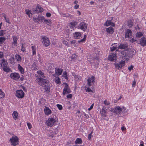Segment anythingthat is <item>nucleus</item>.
<instances>
[{
	"label": "nucleus",
	"mask_w": 146,
	"mask_h": 146,
	"mask_svg": "<svg viewBox=\"0 0 146 146\" xmlns=\"http://www.w3.org/2000/svg\"><path fill=\"white\" fill-rule=\"evenodd\" d=\"M36 80L39 85L44 87L45 91L48 92L49 91V81L48 80L42 78L40 76L36 79Z\"/></svg>",
	"instance_id": "obj_1"
},
{
	"label": "nucleus",
	"mask_w": 146,
	"mask_h": 146,
	"mask_svg": "<svg viewBox=\"0 0 146 146\" xmlns=\"http://www.w3.org/2000/svg\"><path fill=\"white\" fill-rule=\"evenodd\" d=\"M0 64L4 71L7 72H9L10 71V69L7 66V62L5 61V60H2Z\"/></svg>",
	"instance_id": "obj_2"
},
{
	"label": "nucleus",
	"mask_w": 146,
	"mask_h": 146,
	"mask_svg": "<svg viewBox=\"0 0 146 146\" xmlns=\"http://www.w3.org/2000/svg\"><path fill=\"white\" fill-rule=\"evenodd\" d=\"M9 141L12 145L15 146L19 143V139L17 136L14 135L10 139Z\"/></svg>",
	"instance_id": "obj_3"
},
{
	"label": "nucleus",
	"mask_w": 146,
	"mask_h": 146,
	"mask_svg": "<svg viewBox=\"0 0 146 146\" xmlns=\"http://www.w3.org/2000/svg\"><path fill=\"white\" fill-rule=\"evenodd\" d=\"M56 121V119L54 118H49L46 121V125L48 126L52 127L55 124Z\"/></svg>",
	"instance_id": "obj_4"
},
{
	"label": "nucleus",
	"mask_w": 146,
	"mask_h": 146,
	"mask_svg": "<svg viewBox=\"0 0 146 146\" xmlns=\"http://www.w3.org/2000/svg\"><path fill=\"white\" fill-rule=\"evenodd\" d=\"M110 111L119 114L122 111V109L119 106H116L114 108L111 109Z\"/></svg>",
	"instance_id": "obj_5"
},
{
	"label": "nucleus",
	"mask_w": 146,
	"mask_h": 146,
	"mask_svg": "<svg viewBox=\"0 0 146 146\" xmlns=\"http://www.w3.org/2000/svg\"><path fill=\"white\" fill-rule=\"evenodd\" d=\"M125 62L124 61L121 60L118 63H115L114 64L116 69L120 70L122 69L123 67L125 65Z\"/></svg>",
	"instance_id": "obj_6"
},
{
	"label": "nucleus",
	"mask_w": 146,
	"mask_h": 146,
	"mask_svg": "<svg viewBox=\"0 0 146 146\" xmlns=\"http://www.w3.org/2000/svg\"><path fill=\"white\" fill-rule=\"evenodd\" d=\"M43 40L42 42L44 46L47 47L50 44L49 39L46 37L44 36L42 37Z\"/></svg>",
	"instance_id": "obj_7"
},
{
	"label": "nucleus",
	"mask_w": 146,
	"mask_h": 146,
	"mask_svg": "<svg viewBox=\"0 0 146 146\" xmlns=\"http://www.w3.org/2000/svg\"><path fill=\"white\" fill-rule=\"evenodd\" d=\"M108 59L110 61H115L117 60L116 54L114 53H112L109 56Z\"/></svg>",
	"instance_id": "obj_8"
},
{
	"label": "nucleus",
	"mask_w": 146,
	"mask_h": 146,
	"mask_svg": "<svg viewBox=\"0 0 146 146\" xmlns=\"http://www.w3.org/2000/svg\"><path fill=\"white\" fill-rule=\"evenodd\" d=\"M16 96L19 98H22L25 95L24 93L22 90H17L16 92Z\"/></svg>",
	"instance_id": "obj_9"
},
{
	"label": "nucleus",
	"mask_w": 146,
	"mask_h": 146,
	"mask_svg": "<svg viewBox=\"0 0 146 146\" xmlns=\"http://www.w3.org/2000/svg\"><path fill=\"white\" fill-rule=\"evenodd\" d=\"M87 25L84 22H81L78 25V27L84 31L86 30L87 28Z\"/></svg>",
	"instance_id": "obj_10"
},
{
	"label": "nucleus",
	"mask_w": 146,
	"mask_h": 146,
	"mask_svg": "<svg viewBox=\"0 0 146 146\" xmlns=\"http://www.w3.org/2000/svg\"><path fill=\"white\" fill-rule=\"evenodd\" d=\"M10 77L12 79L17 80L18 79L20 78L19 74L17 73H12L10 74Z\"/></svg>",
	"instance_id": "obj_11"
},
{
	"label": "nucleus",
	"mask_w": 146,
	"mask_h": 146,
	"mask_svg": "<svg viewBox=\"0 0 146 146\" xmlns=\"http://www.w3.org/2000/svg\"><path fill=\"white\" fill-rule=\"evenodd\" d=\"M66 85L65 86L63 91V94L65 95L66 94H68L71 92V91L68 88V85L67 83H65Z\"/></svg>",
	"instance_id": "obj_12"
},
{
	"label": "nucleus",
	"mask_w": 146,
	"mask_h": 146,
	"mask_svg": "<svg viewBox=\"0 0 146 146\" xmlns=\"http://www.w3.org/2000/svg\"><path fill=\"white\" fill-rule=\"evenodd\" d=\"M107 109L105 106H103L102 110L100 111V113L102 117H106L107 116V111L106 110Z\"/></svg>",
	"instance_id": "obj_13"
},
{
	"label": "nucleus",
	"mask_w": 146,
	"mask_h": 146,
	"mask_svg": "<svg viewBox=\"0 0 146 146\" xmlns=\"http://www.w3.org/2000/svg\"><path fill=\"white\" fill-rule=\"evenodd\" d=\"M62 69L56 68H55V74H54L53 76L54 77H56V76H59L61 75L62 72Z\"/></svg>",
	"instance_id": "obj_14"
},
{
	"label": "nucleus",
	"mask_w": 146,
	"mask_h": 146,
	"mask_svg": "<svg viewBox=\"0 0 146 146\" xmlns=\"http://www.w3.org/2000/svg\"><path fill=\"white\" fill-rule=\"evenodd\" d=\"M94 80L95 78L93 76H92L91 78H88L87 80L88 82V84L89 86H91L92 85Z\"/></svg>",
	"instance_id": "obj_15"
},
{
	"label": "nucleus",
	"mask_w": 146,
	"mask_h": 146,
	"mask_svg": "<svg viewBox=\"0 0 146 146\" xmlns=\"http://www.w3.org/2000/svg\"><path fill=\"white\" fill-rule=\"evenodd\" d=\"M34 11L36 13L39 12L41 13L43 11V9L39 5H38L36 7V10Z\"/></svg>",
	"instance_id": "obj_16"
},
{
	"label": "nucleus",
	"mask_w": 146,
	"mask_h": 146,
	"mask_svg": "<svg viewBox=\"0 0 146 146\" xmlns=\"http://www.w3.org/2000/svg\"><path fill=\"white\" fill-rule=\"evenodd\" d=\"M81 34L79 32H75L73 34L74 38L76 39H78L80 38Z\"/></svg>",
	"instance_id": "obj_17"
},
{
	"label": "nucleus",
	"mask_w": 146,
	"mask_h": 146,
	"mask_svg": "<svg viewBox=\"0 0 146 146\" xmlns=\"http://www.w3.org/2000/svg\"><path fill=\"white\" fill-rule=\"evenodd\" d=\"M44 113L47 115H48L51 113V111L48 107H45L44 110Z\"/></svg>",
	"instance_id": "obj_18"
},
{
	"label": "nucleus",
	"mask_w": 146,
	"mask_h": 146,
	"mask_svg": "<svg viewBox=\"0 0 146 146\" xmlns=\"http://www.w3.org/2000/svg\"><path fill=\"white\" fill-rule=\"evenodd\" d=\"M132 35L131 31L129 29H128L126 31L125 34V37L128 38L131 36Z\"/></svg>",
	"instance_id": "obj_19"
},
{
	"label": "nucleus",
	"mask_w": 146,
	"mask_h": 146,
	"mask_svg": "<svg viewBox=\"0 0 146 146\" xmlns=\"http://www.w3.org/2000/svg\"><path fill=\"white\" fill-rule=\"evenodd\" d=\"M127 45L126 44H121L117 47L118 49H126L127 48Z\"/></svg>",
	"instance_id": "obj_20"
},
{
	"label": "nucleus",
	"mask_w": 146,
	"mask_h": 146,
	"mask_svg": "<svg viewBox=\"0 0 146 146\" xmlns=\"http://www.w3.org/2000/svg\"><path fill=\"white\" fill-rule=\"evenodd\" d=\"M140 43L141 45L144 46L146 45V40L145 37L142 38L140 40Z\"/></svg>",
	"instance_id": "obj_21"
},
{
	"label": "nucleus",
	"mask_w": 146,
	"mask_h": 146,
	"mask_svg": "<svg viewBox=\"0 0 146 146\" xmlns=\"http://www.w3.org/2000/svg\"><path fill=\"white\" fill-rule=\"evenodd\" d=\"M104 25L106 26L111 25L114 27L115 26V24L111 22L110 20H107L105 23Z\"/></svg>",
	"instance_id": "obj_22"
},
{
	"label": "nucleus",
	"mask_w": 146,
	"mask_h": 146,
	"mask_svg": "<svg viewBox=\"0 0 146 146\" xmlns=\"http://www.w3.org/2000/svg\"><path fill=\"white\" fill-rule=\"evenodd\" d=\"M106 31L107 33L110 34H112L114 32V29L111 27L106 29Z\"/></svg>",
	"instance_id": "obj_23"
},
{
	"label": "nucleus",
	"mask_w": 146,
	"mask_h": 146,
	"mask_svg": "<svg viewBox=\"0 0 146 146\" xmlns=\"http://www.w3.org/2000/svg\"><path fill=\"white\" fill-rule=\"evenodd\" d=\"M121 56L122 57V58H123V57H126L127 58L128 57V54H127V51H122L121 52ZM124 59H125V58H124Z\"/></svg>",
	"instance_id": "obj_24"
},
{
	"label": "nucleus",
	"mask_w": 146,
	"mask_h": 146,
	"mask_svg": "<svg viewBox=\"0 0 146 146\" xmlns=\"http://www.w3.org/2000/svg\"><path fill=\"white\" fill-rule=\"evenodd\" d=\"M13 44L15 46H17V41L18 39L17 37L15 36H13Z\"/></svg>",
	"instance_id": "obj_25"
},
{
	"label": "nucleus",
	"mask_w": 146,
	"mask_h": 146,
	"mask_svg": "<svg viewBox=\"0 0 146 146\" xmlns=\"http://www.w3.org/2000/svg\"><path fill=\"white\" fill-rule=\"evenodd\" d=\"M127 51L128 57H132L134 55L135 52L133 51Z\"/></svg>",
	"instance_id": "obj_26"
},
{
	"label": "nucleus",
	"mask_w": 146,
	"mask_h": 146,
	"mask_svg": "<svg viewBox=\"0 0 146 146\" xmlns=\"http://www.w3.org/2000/svg\"><path fill=\"white\" fill-rule=\"evenodd\" d=\"M18 68L21 74H23L24 73L23 68L19 64L18 65Z\"/></svg>",
	"instance_id": "obj_27"
},
{
	"label": "nucleus",
	"mask_w": 146,
	"mask_h": 146,
	"mask_svg": "<svg viewBox=\"0 0 146 146\" xmlns=\"http://www.w3.org/2000/svg\"><path fill=\"white\" fill-rule=\"evenodd\" d=\"M62 15L64 17H68L69 18H72L73 16L69 14L66 13H63L62 14Z\"/></svg>",
	"instance_id": "obj_28"
},
{
	"label": "nucleus",
	"mask_w": 146,
	"mask_h": 146,
	"mask_svg": "<svg viewBox=\"0 0 146 146\" xmlns=\"http://www.w3.org/2000/svg\"><path fill=\"white\" fill-rule=\"evenodd\" d=\"M82 142V140L81 138H77L75 141V144H81Z\"/></svg>",
	"instance_id": "obj_29"
},
{
	"label": "nucleus",
	"mask_w": 146,
	"mask_h": 146,
	"mask_svg": "<svg viewBox=\"0 0 146 146\" xmlns=\"http://www.w3.org/2000/svg\"><path fill=\"white\" fill-rule=\"evenodd\" d=\"M75 24L74 23L71 22V23L69 26V27L70 28L71 31H72L73 30V28L75 27Z\"/></svg>",
	"instance_id": "obj_30"
},
{
	"label": "nucleus",
	"mask_w": 146,
	"mask_h": 146,
	"mask_svg": "<svg viewBox=\"0 0 146 146\" xmlns=\"http://www.w3.org/2000/svg\"><path fill=\"white\" fill-rule=\"evenodd\" d=\"M55 77L56 78L55 79V82L57 84H61V82L60 78L59 77H56V76Z\"/></svg>",
	"instance_id": "obj_31"
},
{
	"label": "nucleus",
	"mask_w": 146,
	"mask_h": 146,
	"mask_svg": "<svg viewBox=\"0 0 146 146\" xmlns=\"http://www.w3.org/2000/svg\"><path fill=\"white\" fill-rule=\"evenodd\" d=\"M12 115L14 119H16L17 118L18 114L17 112L14 111L13 112Z\"/></svg>",
	"instance_id": "obj_32"
},
{
	"label": "nucleus",
	"mask_w": 146,
	"mask_h": 146,
	"mask_svg": "<svg viewBox=\"0 0 146 146\" xmlns=\"http://www.w3.org/2000/svg\"><path fill=\"white\" fill-rule=\"evenodd\" d=\"M37 63V62L36 61H34L33 64L32 65L33 67L34 68V70H37V67L36 66V64Z\"/></svg>",
	"instance_id": "obj_33"
},
{
	"label": "nucleus",
	"mask_w": 146,
	"mask_h": 146,
	"mask_svg": "<svg viewBox=\"0 0 146 146\" xmlns=\"http://www.w3.org/2000/svg\"><path fill=\"white\" fill-rule=\"evenodd\" d=\"M31 10L28 9H26L25 10L26 14L28 15L29 17H31L30 14H32V13H31Z\"/></svg>",
	"instance_id": "obj_34"
},
{
	"label": "nucleus",
	"mask_w": 146,
	"mask_h": 146,
	"mask_svg": "<svg viewBox=\"0 0 146 146\" xmlns=\"http://www.w3.org/2000/svg\"><path fill=\"white\" fill-rule=\"evenodd\" d=\"M15 58L18 61H21V57L19 54H16L15 55Z\"/></svg>",
	"instance_id": "obj_35"
},
{
	"label": "nucleus",
	"mask_w": 146,
	"mask_h": 146,
	"mask_svg": "<svg viewBox=\"0 0 146 146\" xmlns=\"http://www.w3.org/2000/svg\"><path fill=\"white\" fill-rule=\"evenodd\" d=\"M72 75L76 79L78 78V80H81L82 78L81 77L76 75L74 73H72Z\"/></svg>",
	"instance_id": "obj_36"
},
{
	"label": "nucleus",
	"mask_w": 146,
	"mask_h": 146,
	"mask_svg": "<svg viewBox=\"0 0 146 146\" xmlns=\"http://www.w3.org/2000/svg\"><path fill=\"white\" fill-rule=\"evenodd\" d=\"M127 25L129 27H131L133 25V22L131 20H129L127 22Z\"/></svg>",
	"instance_id": "obj_37"
},
{
	"label": "nucleus",
	"mask_w": 146,
	"mask_h": 146,
	"mask_svg": "<svg viewBox=\"0 0 146 146\" xmlns=\"http://www.w3.org/2000/svg\"><path fill=\"white\" fill-rule=\"evenodd\" d=\"M44 19V17L43 16H39L37 18V20L38 21H42Z\"/></svg>",
	"instance_id": "obj_38"
},
{
	"label": "nucleus",
	"mask_w": 146,
	"mask_h": 146,
	"mask_svg": "<svg viewBox=\"0 0 146 146\" xmlns=\"http://www.w3.org/2000/svg\"><path fill=\"white\" fill-rule=\"evenodd\" d=\"M62 76L66 79H67L68 78L67 72L66 71H64L63 72V75Z\"/></svg>",
	"instance_id": "obj_39"
},
{
	"label": "nucleus",
	"mask_w": 146,
	"mask_h": 146,
	"mask_svg": "<svg viewBox=\"0 0 146 146\" xmlns=\"http://www.w3.org/2000/svg\"><path fill=\"white\" fill-rule=\"evenodd\" d=\"M31 48L32 49L33 51V55H35L36 54V48L34 46H32L31 47Z\"/></svg>",
	"instance_id": "obj_40"
},
{
	"label": "nucleus",
	"mask_w": 146,
	"mask_h": 146,
	"mask_svg": "<svg viewBox=\"0 0 146 146\" xmlns=\"http://www.w3.org/2000/svg\"><path fill=\"white\" fill-rule=\"evenodd\" d=\"M5 96V94L0 89V98H3Z\"/></svg>",
	"instance_id": "obj_41"
},
{
	"label": "nucleus",
	"mask_w": 146,
	"mask_h": 146,
	"mask_svg": "<svg viewBox=\"0 0 146 146\" xmlns=\"http://www.w3.org/2000/svg\"><path fill=\"white\" fill-rule=\"evenodd\" d=\"M136 37L139 38L143 36V34L141 32L137 33L136 34Z\"/></svg>",
	"instance_id": "obj_42"
},
{
	"label": "nucleus",
	"mask_w": 146,
	"mask_h": 146,
	"mask_svg": "<svg viewBox=\"0 0 146 146\" xmlns=\"http://www.w3.org/2000/svg\"><path fill=\"white\" fill-rule=\"evenodd\" d=\"M44 23L48 25H49L51 24V21L49 20L44 19Z\"/></svg>",
	"instance_id": "obj_43"
},
{
	"label": "nucleus",
	"mask_w": 146,
	"mask_h": 146,
	"mask_svg": "<svg viewBox=\"0 0 146 146\" xmlns=\"http://www.w3.org/2000/svg\"><path fill=\"white\" fill-rule=\"evenodd\" d=\"M86 35H84V38L83 39L80 40H78V42L79 43H80V42H83L85 40H86Z\"/></svg>",
	"instance_id": "obj_44"
},
{
	"label": "nucleus",
	"mask_w": 146,
	"mask_h": 146,
	"mask_svg": "<svg viewBox=\"0 0 146 146\" xmlns=\"http://www.w3.org/2000/svg\"><path fill=\"white\" fill-rule=\"evenodd\" d=\"M37 73L41 76L42 77H44V73L42 72L41 71L39 70L37 71Z\"/></svg>",
	"instance_id": "obj_45"
},
{
	"label": "nucleus",
	"mask_w": 146,
	"mask_h": 146,
	"mask_svg": "<svg viewBox=\"0 0 146 146\" xmlns=\"http://www.w3.org/2000/svg\"><path fill=\"white\" fill-rule=\"evenodd\" d=\"M6 31L4 30H2L0 31V36H3L5 34V32Z\"/></svg>",
	"instance_id": "obj_46"
},
{
	"label": "nucleus",
	"mask_w": 146,
	"mask_h": 146,
	"mask_svg": "<svg viewBox=\"0 0 146 146\" xmlns=\"http://www.w3.org/2000/svg\"><path fill=\"white\" fill-rule=\"evenodd\" d=\"M5 37H0V44H2L3 43V42L5 41Z\"/></svg>",
	"instance_id": "obj_47"
},
{
	"label": "nucleus",
	"mask_w": 146,
	"mask_h": 146,
	"mask_svg": "<svg viewBox=\"0 0 146 146\" xmlns=\"http://www.w3.org/2000/svg\"><path fill=\"white\" fill-rule=\"evenodd\" d=\"M104 104L105 105H110V103L106 100L104 101Z\"/></svg>",
	"instance_id": "obj_48"
},
{
	"label": "nucleus",
	"mask_w": 146,
	"mask_h": 146,
	"mask_svg": "<svg viewBox=\"0 0 146 146\" xmlns=\"http://www.w3.org/2000/svg\"><path fill=\"white\" fill-rule=\"evenodd\" d=\"M4 18L7 22L8 23H9V19L8 18H6V15H5L4 16Z\"/></svg>",
	"instance_id": "obj_49"
},
{
	"label": "nucleus",
	"mask_w": 146,
	"mask_h": 146,
	"mask_svg": "<svg viewBox=\"0 0 146 146\" xmlns=\"http://www.w3.org/2000/svg\"><path fill=\"white\" fill-rule=\"evenodd\" d=\"M56 106L59 110H61L62 109V105L59 104H57Z\"/></svg>",
	"instance_id": "obj_50"
},
{
	"label": "nucleus",
	"mask_w": 146,
	"mask_h": 146,
	"mask_svg": "<svg viewBox=\"0 0 146 146\" xmlns=\"http://www.w3.org/2000/svg\"><path fill=\"white\" fill-rule=\"evenodd\" d=\"M27 124L29 129H30L32 127V126L30 123H27Z\"/></svg>",
	"instance_id": "obj_51"
},
{
	"label": "nucleus",
	"mask_w": 146,
	"mask_h": 146,
	"mask_svg": "<svg viewBox=\"0 0 146 146\" xmlns=\"http://www.w3.org/2000/svg\"><path fill=\"white\" fill-rule=\"evenodd\" d=\"M117 48L116 46H113V47L110 48L111 50V51H113L115 50Z\"/></svg>",
	"instance_id": "obj_52"
},
{
	"label": "nucleus",
	"mask_w": 146,
	"mask_h": 146,
	"mask_svg": "<svg viewBox=\"0 0 146 146\" xmlns=\"http://www.w3.org/2000/svg\"><path fill=\"white\" fill-rule=\"evenodd\" d=\"M134 66L133 65H131L130 66L128 67V69L130 71L133 68Z\"/></svg>",
	"instance_id": "obj_53"
},
{
	"label": "nucleus",
	"mask_w": 146,
	"mask_h": 146,
	"mask_svg": "<svg viewBox=\"0 0 146 146\" xmlns=\"http://www.w3.org/2000/svg\"><path fill=\"white\" fill-rule=\"evenodd\" d=\"M70 42L72 44H74L76 42V40H72L70 41Z\"/></svg>",
	"instance_id": "obj_54"
},
{
	"label": "nucleus",
	"mask_w": 146,
	"mask_h": 146,
	"mask_svg": "<svg viewBox=\"0 0 146 146\" xmlns=\"http://www.w3.org/2000/svg\"><path fill=\"white\" fill-rule=\"evenodd\" d=\"M67 97L68 98H71L72 97V94H69L67 96Z\"/></svg>",
	"instance_id": "obj_55"
},
{
	"label": "nucleus",
	"mask_w": 146,
	"mask_h": 146,
	"mask_svg": "<svg viewBox=\"0 0 146 146\" xmlns=\"http://www.w3.org/2000/svg\"><path fill=\"white\" fill-rule=\"evenodd\" d=\"M136 40L134 39L133 38H132L130 40V41L132 42H136Z\"/></svg>",
	"instance_id": "obj_56"
},
{
	"label": "nucleus",
	"mask_w": 146,
	"mask_h": 146,
	"mask_svg": "<svg viewBox=\"0 0 146 146\" xmlns=\"http://www.w3.org/2000/svg\"><path fill=\"white\" fill-rule=\"evenodd\" d=\"M23 44H22V48H21V50L23 52H24L25 50V49L23 47Z\"/></svg>",
	"instance_id": "obj_57"
},
{
	"label": "nucleus",
	"mask_w": 146,
	"mask_h": 146,
	"mask_svg": "<svg viewBox=\"0 0 146 146\" xmlns=\"http://www.w3.org/2000/svg\"><path fill=\"white\" fill-rule=\"evenodd\" d=\"M46 16L48 17H50L51 16V14L49 13H46Z\"/></svg>",
	"instance_id": "obj_58"
},
{
	"label": "nucleus",
	"mask_w": 146,
	"mask_h": 146,
	"mask_svg": "<svg viewBox=\"0 0 146 146\" xmlns=\"http://www.w3.org/2000/svg\"><path fill=\"white\" fill-rule=\"evenodd\" d=\"M66 31L67 33H71L72 31H71L70 29H66Z\"/></svg>",
	"instance_id": "obj_59"
},
{
	"label": "nucleus",
	"mask_w": 146,
	"mask_h": 146,
	"mask_svg": "<svg viewBox=\"0 0 146 146\" xmlns=\"http://www.w3.org/2000/svg\"><path fill=\"white\" fill-rule=\"evenodd\" d=\"M79 7V5H78L76 4L75 5L74 8V9H76Z\"/></svg>",
	"instance_id": "obj_60"
},
{
	"label": "nucleus",
	"mask_w": 146,
	"mask_h": 146,
	"mask_svg": "<svg viewBox=\"0 0 146 146\" xmlns=\"http://www.w3.org/2000/svg\"><path fill=\"white\" fill-rule=\"evenodd\" d=\"M63 43L64 44L66 45H67L68 44V42L66 41H64L63 42Z\"/></svg>",
	"instance_id": "obj_61"
},
{
	"label": "nucleus",
	"mask_w": 146,
	"mask_h": 146,
	"mask_svg": "<svg viewBox=\"0 0 146 146\" xmlns=\"http://www.w3.org/2000/svg\"><path fill=\"white\" fill-rule=\"evenodd\" d=\"M135 84H136V82L135 80H134L133 82L132 86L134 87L135 85Z\"/></svg>",
	"instance_id": "obj_62"
},
{
	"label": "nucleus",
	"mask_w": 146,
	"mask_h": 146,
	"mask_svg": "<svg viewBox=\"0 0 146 146\" xmlns=\"http://www.w3.org/2000/svg\"><path fill=\"white\" fill-rule=\"evenodd\" d=\"M86 91L88 92H90L92 91L91 89L90 88H88L86 90Z\"/></svg>",
	"instance_id": "obj_63"
},
{
	"label": "nucleus",
	"mask_w": 146,
	"mask_h": 146,
	"mask_svg": "<svg viewBox=\"0 0 146 146\" xmlns=\"http://www.w3.org/2000/svg\"><path fill=\"white\" fill-rule=\"evenodd\" d=\"M122 111L123 110V111H122V112H124L125 111V110H126V108L124 107H123L122 108Z\"/></svg>",
	"instance_id": "obj_64"
}]
</instances>
